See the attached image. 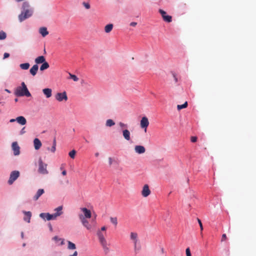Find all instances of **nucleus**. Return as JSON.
<instances>
[{"label": "nucleus", "instance_id": "33", "mask_svg": "<svg viewBox=\"0 0 256 256\" xmlns=\"http://www.w3.org/2000/svg\"><path fill=\"white\" fill-rule=\"evenodd\" d=\"M70 78L72 79L74 82H78V78L74 74L69 73Z\"/></svg>", "mask_w": 256, "mask_h": 256}, {"label": "nucleus", "instance_id": "43", "mask_svg": "<svg viewBox=\"0 0 256 256\" xmlns=\"http://www.w3.org/2000/svg\"><path fill=\"white\" fill-rule=\"evenodd\" d=\"M191 142H195L197 140V138L196 136H192L190 138Z\"/></svg>", "mask_w": 256, "mask_h": 256}, {"label": "nucleus", "instance_id": "37", "mask_svg": "<svg viewBox=\"0 0 256 256\" xmlns=\"http://www.w3.org/2000/svg\"><path fill=\"white\" fill-rule=\"evenodd\" d=\"M198 224L200 225V231H201L200 234H201L202 236V231L203 230L202 224L201 220L199 218H198Z\"/></svg>", "mask_w": 256, "mask_h": 256}, {"label": "nucleus", "instance_id": "58", "mask_svg": "<svg viewBox=\"0 0 256 256\" xmlns=\"http://www.w3.org/2000/svg\"><path fill=\"white\" fill-rule=\"evenodd\" d=\"M86 142H88L86 140Z\"/></svg>", "mask_w": 256, "mask_h": 256}, {"label": "nucleus", "instance_id": "5", "mask_svg": "<svg viewBox=\"0 0 256 256\" xmlns=\"http://www.w3.org/2000/svg\"><path fill=\"white\" fill-rule=\"evenodd\" d=\"M60 216V212L58 213H54V214H50L49 213H41L40 214V216L44 219V220H54L58 216Z\"/></svg>", "mask_w": 256, "mask_h": 256}, {"label": "nucleus", "instance_id": "9", "mask_svg": "<svg viewBox=\"0 0 256 256\" xmlns=\"http://www.w3.org/2000/svg\"><path fill=\"white\" fill-rule=\"evenodd\" d=\"M78 216L83 226H85L88 230H90L91 228V226L89 224L88 222L86 220V218H85L84 215L82 214H79Z\"/></svg>", "mask_w": 256, "mask_h": 256}, {"label": "nucleus", "instance_id": "35", "mask_svg": "<svg viewBox=\"0 0 256 256\" xmlns=\"http://www.w3.org/2000/svg\"><path fill=\"white\" fill-rule=\"evenodd\" d=\"M62 206H59L58 207L55 208L54 211L56 212V213H58L59 212H60V215H62L63 213V212H62Z\"/></svg>", "mask_w": 256, "mask_h": 256}, {"label": "nucleus", "instance_id": "31", "mask_svg": "<svg viewBox=\"0 0 256 256\" xmlns=\"http://www.w3.org/2000/svg\"><path fill=\"white\" fill-rule=\"evenodd\" d=\"M188 106V102H186L184 104L181 105H178L177 108L178 110H180L182 108H186Z\"/></svg>", "mask_w": 256, "mask_h": 256}, {"label": "nucleus", "instance_id": "48", "mask_svg": "<svg viewBox=\"0 0 256 256\" xmlns=\"http://www.w3.org/2000/svg\"><path fill=\"white\" fill-rule=\"evenodd\" d=\"M106 227L104 226L101 228V230L100 231H101V232H102V231H106Z\"/></svg>", "mask_w": 256, "mask_h": 256}, {"label": "nucleus", "instance_id": "41", "mask_svg": "<svg viewBox=\"0 0 256 256\" xmlns=\"http://www.w3.org/2000/svg\"><path fill=\"white\" fill-rule=\"evenodd\" d=\"M186 256H191V253L189 248H188L186 249Z\"/></svg>", "mask_w": 256, "mask_h": 256}, {"label": "nucleus", "instance_id": "29", "mask_svg": "<svg viewBox=\"0 0 256 256\" xmlns=\"http://www.w3.org/2000/svg\"><path fill=\"white\" fill-rule=\"evenodd\" d=\"M20 68L22 70H28L30 67L29 63L22 64L20 65Z\"/></svg>", "mask_w": 256, "mask_h": 256}, {"label": "nucleus", "instance_id": "6", "mask_svg": "<svg viewBox=\"0 0 256 256\" xmlns=\"http://www.w3.org/2000/svg\"><path fill=\"white\" fill-rule=\"evenodd\" d=\"M38 172L42 174H48V172L47 170V164L43 162L41 158H40L38 160Z\"/></svg>", "mask_w": 256, "mask_h": 256}, {"label": "nucleus", "instance_id": "2", "mask_svg": "<svg viewBox=\"0 0 256 256\" xmlns=\"http://www.w3.org/2000/svg\"><path fill=\"white\" fill-rule=\"evenodd\" d=\"M22 86H18L16 88L14 91V94L17 96H26L30 97L31 94L28 91L26 85L24 82L21 84Z\"/></svg>", "mask_w": 256, "mask_h": 256}, {"label": "nucleus", "instance_id": "55", "mask_svg": "<svg viewBox=\"0 0 256 256\" xmlns=\"http://www.w3.org/2000/svg\"><path fill=\"white\" fill-rule=\"evenodd\" d=\"M98 155H99V154H98V152H96V153L95 154V156H98Z\"/></svg>", "mask_w": 256, "mask_h": 256}, {"label": "nucleus", "instance_id": "13", "mask_svg": "<svg viewBox=\"0 0 256 256\" xmlns=\"http://www.w3.org/2000/svg\"><path fill=\"white\" fill-rule=\"evenodd\" d=\"M12 148L15 156H17L20 154V146L16 142H14L12 144Z\"/></svg>", "mask_w": 256, "mask_h": 256}, {"label": "nucleus", "instance_id": "16", "mask_svg": "<svg viewBox=\"0 0 256 256\" xmlns=\"http://www.w3.org/2000/svg\"><path fill=\"white\" fill-rule=\"evenodd\" d=\"M34 148L36 150H39L42 145L40 140L38 138H36L34 139Z\"/></svg>", "mask_w": 256, "mask_h": 256}, {"label": "nucleus", "instance_id": "28", "mask_svg": "<svg viewBox=\"0 0 256 256\" xmlns=\"http://www.w3.org/2000/svg\"><path fill=\"white\" fill-rule=\"evenodd\" d=\"M68 248L70 250H74L76 248V246L74 244L72 243L70 241L68 242Z\"/></svg>", "mask_w": 256, "mask_h": 256}, {"label": "nucleus", "instance_id": "53", "mask_svg": "<svg viewBox=\"0 0 256 256\" xmlns=\"http://www.w3.org/2000/svg\"><path fill=\"white\" fill-rule=\"evenodd\" d=\"M49 228H50V231H52V225L50 224L49 225Z\"/></svg>", "mask_w": 256, "mask_h": 256}, {"label": "nucleus", "instance_id": "21", "mask_svg": "<svg viewBox=\"0 0 256 256\" xmlns=\"http://www.w3.org/2000/svg\"><path fill=\"white\" fill-rule=\"evenodd\" d=\"M44 192V189H39L36 194L34 196L33 198L34 200H37L38 198Z\"/></svg>", "mask_w": 256, "mask_h": 256}, {"label": "nucleus", "instance_id": "42", "mask_svg": "<svg viewBox=\"0 0 256 256\" xmlns=\"http://www.w3.org/2000/svg\"><path fill=\"white\" fill-rule=\"evenodd\" d=\"M227 239V237H226V234H223L222 235V239H221V242H222L224 241H225Z\"/></svg>", "mask_w": 256, "mask_h": 256}, {"label": "nucleus", "instance_id": "8", "mask_svg": "<svg viewBox=\"0 0 256 256\" xmlns=\"http://www.w3.org/2000/svg\"><path fill=\"white\" fill-rule=\"evenodd\" d=\"M55 98L58 101L60 102L63 100L66 101L68 100V96L66 92L57 93L55 96Z\"/></svg>", "mask_w": 256, "mask_h": 256}, {"label": "nucleus", "instance_id": "36", "mask_svg": "<svg viewBox=\"0 0 256 256\" xmlns=\"http://www.w3.org/2000/svg\"><path fill=\"white\" fill-rule=\"evenodd\" d=\"M76 151L75 150H72V151H70L68 154H69V156L72 158H75V156H76Z\"/></svg>", "mask_w": 256, "mask_h": 256}, {"label": "nucleus", "instance_id": "11", "mask_svg": "<svg viewBox=\"0 0 256 256\" xmlns=\"http://www.w3.org/2000/svg\"><path fill=\"white\" fill-rule=\"evenodd\" d=\"M140 127L142 128H144V131H146V128L149 125V122L148 118L146 117H142L140 120Z\"/></svg>", "mask_w": 256, "mask_h": 256}, {"label": "nucleus", "instance_id": "47", "mask_svg": "<svg viewBox=\"0 0 256 256\" xmlns=\"http://www.w3.org/2000/svg\"><path fill=\"white\" fill-rule=\"evenodd\" d=\"M137 24V22H132L130 24V26H136Z\"/></svg>", "mask_w": 256, "mask_h": 256}, {"label": "nucleus", "instance_id": "56", "mask_svg": "<svg viewBox=\"0 0 256 256\" xmlns=\"http://www.w3.org/2000/svg\"><path fill=\"white\" fill-rule=\"evenodd\" d=\"M5 90L6 92H9V93L10 92V91L9 90H7V89H6Z\"/></svg>", "mask_w": 256, "mask_h": 256}, {"label": "nucleus", "instance_id": "10", "mask_svg": "<svg viewBox=\"0 0 256 256\" xmlns=\"http://www.w3.org/2000/svg\"><path fill=\"white\" fill-rule=\"evenodd\" d=\"M159 12L161 14L163 20L166 22H170L172 20V18L170 16L166 15V13L162 10L160 9Z\"/></svg>", "mask_w": 256, "mask_h": 256}, {"label": "nucleus", "instance_id": "49", "mask_svg": "<svg viewBox=\"0 0 256 256\" xmlns=\"http://www.w3.org/2000/svg\"><path fill=\"white\" fill-rule=\"evenodd\" d=\"M24 128H25L24 127V128H23L22 129V130H21V131H20V134H24V133H25V132H25V130H24Z\"/></svg>", "mask_w": 256, "mask_h": 256}, {"label": "nucleus", "instance_id": "44", "mask_svg": "<svg viewBox=\"0 0 256 256\" xmlns=\"http://www.w3.org/2000/svg\"><path fill=\"white\" fill-rule=\"evenodd\" d=\"M119 126L121 127V128H127V125L122 122H120L119 123Z\"/></svg>", "mask_w": 256, "mask_h": 256}, {"label": "nucleus", "instance_id": "19", "mask_svg": "<svg viewBox=\"0 0 256 256\" xmlns=\"http://www.w3.org/2000/svg\"><path fill=\"white\" fill-rule=\"evenodd\" d=\"M25 216L24 218V220L28 222H30V218L32 216V213L30 212H23Z\"/></svg>", "mask_w": 256, "mask_h": 256}, {"label": "nucleus", "instance_id": "25", "mask_svg": "<svg viewBox=\"0 0 256 256\" xmlns=\"http://www.w3.org/2000/svg\"><path fill=\"white\" fill-rule=\"evenodd\" d=\"M113 28V24H112L106 25L104 27V31L106 33L110 32Z\"/></svg>", "mask_w": 256, "mask_h": 256}, {"label": "nucleus", "instance_id": "17", "mask_svg": "<svg viewBox=\"0 0 256 256\" xmlns=\"http://www.w3.org/2000/svg\"><path fill=\"white\" fill-rule=\"evenodd\" d=\"M42 92L46 98H50L52 95V90L50 88H46L42 90Z\"/></svg>", "mask_w": 256, "mask_h": 256}, {"label": "nucleus", "instance_id": "34", "mask_svg": "<svg viewBox=\"0 0 256 256\" xmlns=\"http://www.w3.org/2000/svg\"><path fill=\"white\" fill-rule=\"evenodd\" d=\"M6 37V34L4 31H0V40H4Z\"/></svg>", "mask_w": 256, "mask_h": 256}, {"label": "nucleus", "instance_id": "22", "mask_svg": "<svg viewBox=\"0 0 256 256\" xmlns=\"http://www.w3.org/2000/svg\"><path fill=\"white\" fill-rule=\"evenodd\" d=\"M38 69V64H34L30 69V72L32 76H34L36 74Z\"/></svg>", "mask_w": 256, "mask_h": 256}, {"label": "nucleus", "instance_id": "52", "mask_svg": "<svg viewBox=\"0 0 256 256\" xmlns=\"http://www.w3.org/2000/svg\"><path fill=\"white\" fill-rule=\"evenodd\" d=\"M15 121H16V119H11V120H10V122H15Z\"/></svg>", "mask_w": 256, "mask_h": 256}, {"label": "nucleus", "instance_id": "38", "mask_svg": "<svg viewBox=\"0 0 256 256\" xmlns=\"http://www.w3.org/2000/svg\"><path fill=\"white\" fill-rule=\"evenodd\" d=\"M53 240H54L56 242L62 240L61 245H62L64 244V240L60 238L58 236H54L53 238Z\"/></svg>", "mask_w": 256, "mask_h": 256}, {"label": "nucleus", "instance_id": "46", "mask_svg": "<svg viewBox=\"0 0 256 256\" xmlns=\"http://www.w3.org/2000/svg\"><path fill=\"white\" fill-rule=\"evenodd\" d=\"M10 56V54L7 52H5L4 54V58H6Z\"/></svg>", "mask_w": 256, "mask_h": 256}, {"label": "nucleus", "instance_id": "14", "mask_svg": "<svg viewBox=\"0 0 256 256\" xmlns=\"http://www.w3.org/2000/svg\"><path fill=\"white\" fill-rule=\"evenodd\" d=\"M80 210L83 212L84 214V217L85 218H90L92 216L91 212L86 208H80Z\"/></svg>", "mask_w": 256, "mask_h": 256}, {"label": "nucleus", "instance_id": "4", "mask_svg": "<svg viewBox=\"0 0 256 256\" xmlns=\"http://www.w3.org/2000/svg\"><path fill=\"white\" fill-rule=\"evenodd\" d=\"M106 234V232L104 233L100 230H98L97 232V236H98L99 242L100 244L102 245V248H104V252H108L109 249L108 248V244L107 241L105 238L104 236Z\"/></svg>", "mask_w": 256, "mask_h": 256}, {"label": "nucleus", "instance_id": "15", "mask_svg": "<svg viewBox=\"0 0 256 256\" xmlns=\"http://www.w3.org/2000/svg\"><path fill=\"white\" fill-rule=\"evenodd\" d=\"M134 150H135V152L138 154H144L146 152V149H145L144 147L142 146H135Z\"/></svg>", "mask_w": 256, "mask_h": 256}, {"label": "nucleus", "instance_id": "26", "mask_svg": "<svg viewBox=\"0 0 256 256\" xmlns=\"http://www.w3.org/2000/svg\"><path fill=\"white\" fill-rule=\"evenodd\" d=\"M47 150H50L51 152L54 153L56 150V140L54 138L53 141V144L51 148H47Z\"/></svg>", "mask_w": 256, "mask_h": 256}, {"label": "nucleus", "instance_id": "39", "mask_svg": "<svg viewBox=\"0 0 256 256\" xmlns=\"http://www.w3.org/2000/svg\"><path fill=\"white\" fill-rule=\"evenodd\" d=\"M108 160L110 166L114 162H116L114 159L111 157L108 158Z\"/></svg>", "mask_w": 256, "mask_h": 256}, {"label": "nucleus", "instance_id": "7", "mask_svg": "<svg viewBox=\"0 0 256 256\" xmlns=\"http://www.w3.org/2000/svg\"><path fill=\"white\" fill-rule=\"evenodd\" d=\"M19 176L20 172L18 171H12L10 174V177L8 180V184L10 185L12 184L13 182L18 178Z\"/></svg>", "mask_w": 256, "mask_h": 256}, {"label": "nucleus", "instance_id": "23", "mask_svg": "<svg viewBox=\"0 0 256 256\" xmlns=\"http://www.w3.org/2000/svg\"><path fill=\"white\" fill-rule=\"evenodd\" d=\"M40 33L43 37H45L48 34V32L46 27H42L39 30Z\"/></svg>", "mask_w": 256, "mask_h": 256}, {"label": "nucleus", "instance_id": "12", "mask_svg": "<svg viewBox=\"0 0 256 256\" xmlns=\"http://www.w3.org/2000/svg\"><path fill=\"white\" fill-rule=\"evenodd\" d=\"M150 194V190L149 189L148 186V184H145L142 191V194L144 197H147Z\"/></svg>", "mask_w": 256, "mask_h": 256}, {"label": "nucleus", "instance_id": "40", "mask_svg": "<svg viewBox=\"0 0 256 256\" xmlns=\"http://www.w3.org/2000/svg\"><path fill=\"white\" fill-rule=\"evenodd\" d=\"M82 4L86 9L90 8V4L86 2H84L82 3Z\"/></svg>", "mask_w": 256, "mask_h": 256}, {"label": "nucleus", "instance_id": "59", "mask_svg": "<svg viewBox=\"0 0 256 256\" xmlns=\"http://www.w3.org/2000/svg\"><path fill=\"white\" fill-rule=\"evenodd\" d=\"M22 236L23 237V232L22 233Z\"/></svg>", "mask_w": 256, "mask_h": 256}, {"label": "nucleus", "instance_id": "3", "mask_svg": "<svg viewBox=\"0 0 256 256\" xmlns=\"http://www.w3.org/2000/svg\"><path fill=\"white\" fill-rule=\"evenodd\" d=\"M130 239L134 244V252L136 254H137L141 249V246L138 234L136 232H131L130 234Z\"/></svg>", "mask_w": 256, "mask_h": 256}, {"label": "nucleus", "instance_id": "50", "mask_svg": "<svg viewBox=\"0 0 256 256\" xmlns=\"http://www.w3.org/2000/svg\"><path fill=\"white\" fill-rule=\"evenodd\" d=\"M62 174L63 176H66V170H64L62 172Z\"/></svg>", "mask_w": 256, "mask_h": 256}, {"label": "nucleus", "instance_id": "54", "mask_svg": "<svg viewBox=\"0 0 256 256\" xmlns=\"http://www.w3.org/2000/svg\"><path fill=\"white\" fill-rule=\"evenodd\" d=\"M161 251H162V253H164V252H164V248H161Z\"/></svg>", "mask_w": 256, "mask_h": 256}, {"label": "nucleus", "instance_id": "51", "mask_svg": "<svg viewBox=\"0 0 256 256\" xmlns=\"http://www.w3.org/2000/svg\"><path fill=\"white\" fill-rule=\"evenodd\" d=\"M73 256H78V252L77 251H75L74 254H72Z\"/></svg>", "mask_w": 256, "mask_h": 256}, {"label": "nucleus", "instance_id": "32", "mask_svg": "<svg viewBox=\"0 0 256 256\" xmlns=\"http://www.w3.org/2000/svg\"><path fill=\"white\" fill-rule=\"evenodd\" d=\"M110 222L114 224V226H117L118 224V220L116 217H111L110 218Z\"/></svg>", "mask_w": 256, "mask_h": 256}, {"label": "nucleus", "instance_id": "20", "mask_svg": "<svg viewBox=\"0 0 256 256\" xmlns=\"http://www.w3.org/2000/svg\"><path fill=\"white\" fill-rule=\"evenodd\" d=\"M16 121L21 125H24L26 123V120L23 116H20L16 118Z\"/></svg>", "mask_w": 256, "mask_h": 256}, {"label": "nucleus", "instance_id": "1", "mask_svg": "<svg viewBox=\"0 0 256 256\" xmlns=\"http://www.w3.org/2000/svg\"><path fill=\"white\" fill-rule=\"evenodd\" d=\"M22 9V10L18 16V20L20 22L31 16L33 13V10L28 2H23Z\"/></svg>", "mask_w": 256, "mask_h": 256}, {"label": "nucleus", "instance_id": "45", "mask_svg": "<svg viewBox=\"0 0 256 256\" xmlns=\"http://www.w3.org/2000/svg\"><path fill=\"white\" fill-rule=\"evenodd\" d=\"M172 76H173V77H174L175 82H178V78L176 77V74L172 73Z\"/></svg>", "mask_w": 256, "mask_h": 256}, {"label": "nucleus", "instance_id": "30", "mask_svg": "<svg viewBox=\"0 0 256 256\" xmlns=\"http://www.w3.org/2000/svg\"><path fill=\"white\" fill-rule=\"evenodd\" d=\"M115 124L114 122L111 119H108L106 122V126H112Z\"/></svg>", "mask_w": 256, "mask_h": 256}, {"label": "nucleus", "instance_id": "57", "mask_svg": "<svg viewBox=\"0 0 256 256\" xmlns=\"http://www.w3.org/2000/svg\"><path fill=\"white\" fill-rule=\"evenodd\" d=\"M15 102H18V98L15 99Z\"/></svg>", "mask_w": 256, "mask_h": 256}, {"label": "nucleus", "instance_id": "24", "mask_svg": "<svg viewBox=\"0 0 256 256\" xmlns=\"http://www.w3.org/2000/svg\"><path fill=\"white\" fill-rule=\"evenodd\" d=\"M46 62V59L44 56H40L36 58L35 60V62L37 64H42Z\"/></svg>", "mask_w": 256, "mask_h": 256}, {"label": "nucleus", "instance_id": "18", "mask_svg": "<svg viewBox=\"0 0 256 256\" xmlns=\"http://www.w3.org/2000/svg\"><path fill=\"white\" fill-rule=\"evenodd\" d=\"M130 132L128 130L126 129V130H123L122 136L126 140L128 141L130 140Z\"/></svg>", "mask_w": 256, "mask_h": 256}, {"label": "nucleus", "instance_id": "27", "mask_svg": "<svg viewBox=\"0 0 256 256\" xmlns=\"http://www.w3.org/2000/svg\"><path fill=\"white\" fill-rule=\"evenodd\" d=\"M49 68V64L46 62H44L42 63V65L40 67V70L42 71L44 70Z\"/></svg>", "mask_w": 256, "mask_h": 256}]
</instances>
